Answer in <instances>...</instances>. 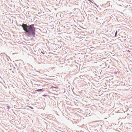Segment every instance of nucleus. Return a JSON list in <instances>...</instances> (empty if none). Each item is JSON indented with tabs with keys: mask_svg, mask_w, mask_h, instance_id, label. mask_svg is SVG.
<instances>
[{
	"mask_svg": "<svg viewBox=\"0 0 132 132\" xmlns=\"http://www.w3.org/2000/svg\"><path fill=\"white\" fill-rule=\"evenodd\" d=\"M28 27V30H29V32L31 33L32 35L34 36H35V28L32 27L31 25L29 26Z\"/></svg>",
	"mask_w": 132,
	"mask_h": 132,
	"instance_id": "f257e3e1",
	"label": "nucleus"
},
{
	"mask_svg": "<svg viewBox=\"0 0 132 132\" xmlns=\"http://www.w3.org/2000/svg\"><path fill=\"white\" fill-rule=\"evenodd\" d=\"M28 26L27 24H23L22 25V27L23 30L27 32H29L28 29Z\"/></svg>",
	"mask_w": 132,
	"mask_h": 132,
	"instance_id": "f03ea898",
	"label": "nucleus"
},
{
	"mask_svg": "<svg viewBox=\"0 0 132 132\" xmlns=\"http://www.w3.org/2000/svg\"><path fill=\"white\" fill-rule=\"evenodd\" d=\"M36 90L38 92H39V91H43V90H44L43 89H37V90Z\"/></svg>",
	"mask_w": 132,
	"mask_h": 132,
	"instance_id": "7ed1b4c3",
	"label": "nucleus"
},
{
	"mask_svg": "<svg viewBox=\"0 0 132 132\" xmlns=\"http://www.w3.org/2000/svg\"><path fill=\"white\" fill-rule=\"evenodd\" d=\"M117 30L116 31V33H115V37L116 36L117 34Z\"/></svg>",
	"mask_w": 132,
	"mask_h": 132,
	"instance_id": "20e7f679",
	"label": "nucleus"
},
{
	"mask_svg": "<svg viewBox=\"0 0 132 132\" xmlns=\"http://www.w3.org/2000/svg\"><path fill=\"white\" fill-rule=\"evenodd\" d=\"M54 88H55L58 89V87H54Z\"/></svg>",
	"mask_w": 132,
	"mask_h": 132,
	"instance_id": "39448f33",
	"label": "nucleus"
},
{
	"mask_svg": "<svg viewBox=\"0 0 132 132\" xmlns=\"http://www.w3.org/2000/svg\"><path fill=\"white\" fill-rule=\"evenodd\" d=\"M54 87L53 86H51V88H54Z\"/></svg>",
	"mask_w": 132,
	"mask_h": 132,
	"instance_id": "423d86ee",
	"label": "nucleus"
},
{
	"mask_svg": "<svg viewBox=\"0 0 132 132\" xmlns=\"http://www.w3.org/2000/svg\"><path fill=\"white\" fill-rule=\"evenodd\" d=\"M16 107H17V106H15H15H14V108H16V109H17V108H17Z\"/></svg>",
	"mask_w": 132,
	"mask_h": 132,
	"instance_id": "0eeeda50",
	"label": "nucleus"
},
{
	"mask_svg": "<svg viewBox=\"0 0 132 132\" xmlns=\"http://www.w3.org/2000/svg\"><path fill=\"white\" fill-rule=\"evenodd\" d=\"M87 0L89 1H91L90 0Z\"/></svg>",
	"mask_w": 132,
	"mask_h": 132,
	"instance_id": "6e6552de",
	"label": "nucleus"
},
{
	"mask_svg": "<svg viewBox=\"0 0 132 132\" xmlns=\"http://www.w3.org/2000/svg\"><path fill=\"white\" fill-rule=\"evenodd\" d=\"M41 53H43L42 52H41Z\"/></svg>",
	"mask_w": 132,
	"mask_h": 132,
	"instance_id": "1a4fd4ad",
	"label": "nucleus"
}]
</instances>
